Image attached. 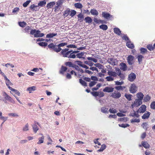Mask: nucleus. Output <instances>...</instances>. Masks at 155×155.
Listing matches in <instances>:
<instances>
[{"mask_svg": "<svg viewBox=\"0 0 155 155\" xmlns=\"http://www.w3.org/2000/svg\"><path fill=\"white\" fill-rule=\"evenodd\" d=\"M48 47L50 50L57 53L60 52L62 50L61 48L59 47L58 45H56L53 43L50 44L48 45Z\"/></svg>", "mask_w": 155, "mask_h": 155, "instance_id": "nucleus-1", "label": "nucleus"}, {"mask_svg": "<svg viewBox=\"0 0 155 155\" xmlns=\"http://www.w3.org/2000/svg\"><path fill=\"white\" fill-rule=\"evenodd\" d=\"M3 96L4 97L5 99H4L3 101L5 103H7V101H8L12 104H14L15 103V101L6 92H4Z\"/></svg>", "mask_w": 155, "mask_h": 155, "instance_id": "nucleus-2", "label": "nucleus"}, {"mask_svg": "<svg viewBox=\"0 0 155 155\" xmlns=\"http://www.w3.org/2000/svg\"><path fill=\"white\" fill-rule=\"evenodd\" d=\"M61 54L64 57H68V54L72 51V50H69L68 48L64 49L61 50Z\"/></svg>", "mask_w": 155, "mask_h": 155, "instance_id": "nucleus-3", "label": "nucleus"}, {"mask_svg": "<svg viewBox=\"0 0 155 155\" xmlns=\"http://www.w3.org/2000/svg\"><path fill=\"white\" fill-rule=\"evenodd\" d=\"M142 103V101L140 100L139 99H136L134 103L131 104L130 107L133 108L134 107H138L141 105Z\"/></svg>", "mask_w": 155, "mask_h": 155, "instance_id": "nucleus-4", "label": "nucleus"}, {"mask_svg": "<svg viewBox=\"0 0 155 155\" xmlns=\"http://www.w3.org/2000/svg\"><path fill=\"white\" fill-rule=\"evenodd\" d=\"M127 60L129 64L132 65L134 64L135 62L134 58L132 55H129L127 58Z\"/></svg>", "mask_w": 155, "mask_h": 155, "instance_id": "nucleus-5", "label": "nucleus"}, {"mask_svg": "<svg viewBox=\"0 0 155 155\" xmlns=\"http://www.w3.org/2000/svg\"><path fill=\"white\" fill-rule=\"evenodd\" d=\"M107 62L110 64L114 66L116 65L118 63L117 60L113 58H110L108 59Z\"/></svg>", "mask_w": 155, "mask_h": 155, "instance_id": "nucleus-6", "label": "nucleus"}, {"mask_svg": "<svg viewBox=\"0 0 155 155\" xmlns=\"http://www.w3.org/2000/svg\"><path fill=\"white\" fill-rule=\"evenodd\" d=\"M121 96V94L120 92L118 91H115L113 93H112L111 96L115 99H118Z\"/></svg>", "mask_w": 155, "mask_h": 155, "instance_id": "nucleus-7", "label": "nucleus"}, {"mask_svg": "<svg viewBox=\"0 0 155 155\" xmlns=\"http://www.w3.org/2000/svg\"><path fill=\"white\" fill-rule=\"evenodd\" d=\"M146 108L147 107L145 105L143 104L137 110V112L140 113H143L146 111Z\"/></svg>", "mask_w": 155, "mask_h": 155, "instance_id": "nucleus-8", "label": "nucleus"}, {"mask_svg": "<svg viewBox=\"0 0 155 155\" xmlns=\"http://www.w3.org/2000/svg\"><path fill=\"white\" fill-rule=\"evenodd\" d=\"M116 71L117 72V76H119L121 79L124 80L125 78V76L124 74L121 73V71L119 68L116 69Z\"/></svg>", "mask_w": 155, "mask_h": 155, "instance_id": "nucleus-9", "label": "nucleus"}, {"mask_svg": "<svg viewBox=\"0 0 155 155\" xmlns=\"http://www.w3.org/2000/svg\"><path fill=\"white\" fill-rule=\"evenodd\" d=\"M136 75L133 73H131L128 76V80L131 82L134 81L136 79Z\"/></svg>", "mask_w": 155, "mask_h": 155, "instance_id": "nucleus-10", "label": "nucleus"}, {"mask_svg": "<svg viewBox=\"0 0 155 155\" xmlns=\"http://www.w3.org/2000/svg\"><path fill=\"white\" fill-rule=\"evenodd\" d=\"M137 90V87L134 84H131L130 89V91L131 93H135Z\"/></svg>", "mask_w": 155, "mask_h": 155, "instance_id": "nucleus-11", "label": "nucleus"}, {"mask_svg": "<svg viewBox=\"0 0 155 155\" xmlns=\"http://www.w3.org/2000/svg\"><path fill=\"white\" fill-rule=\"evenodd\" d=\"M114 88L111 87H106L103 90V91L107 93H110L114 91Z\"/></svg>", "mask_w": 155, "mask_h": 155, "instance_id": "nucleus-12", "label": "nucleus"}, {"mask_svg": "<svg viewBox=\"0 0 155 155\" xmlns=\"http://www.w3.org/2000/svg\"><path fill=\"white\" fill-rule=\"evenodd\" d=\"M109 76H111L112 77H116L117 75V73L115 71H112L109 70L107 72Z\"/></svg>", "mask_w": 155, "mask_h": 155, "instance_id": "nucleus-13", "label": "nucleus"}, {"mask_svg": "<svg viewBox=\"0 0 155 155\" xmlns=\"http://www.w3.org/2000/svg\"><path fill=\"white\" fill-rule=\"evenodd\" d=\"M40 31L39 30H37L35 34L34 35L35 37H41L44 35L43 33H40Z\"/></svg>", "mask_w": 155, "mask_h": 155, "instance_id": "nucleus-14", "label": "nucleus"}, {"mask_svg": "<svg viewBox=\"0 0 155 155\" xmlns=\"http://www.w3.org/2000/svg\"><path fill=\"white\" fill-rule=\"evenodd\" d=\"M136 96L137 98V99L142 101V100L143 99V97L144 95L142 92H140L137 93L136 94Z\"/></svg>", "mask_w": 155, "mask_h": 155, "instance_id": "nucleus-15", "label": "nucleus"}, {"mask_svg": "<svg viewBox=\"0 0 155 155\" xmlns=\"http://www.w3.org/2000/svg\"><path fill=\"white\" fill-rule=\"evenodd\" d=\"M120 65L121 66L120 69L124 71H125L127 70V67L126 64L124 62L121 63Z\"/></svg>", "mask_w": 155, "mask_h": 155, "instance_id": "nucleus-16", "label": "nucleus"}, {"mask_svg": "<svg viewBox=\"0 0 155 155\" xmlns=\"http://www.w3.org/2000/svg\"><path fill=\"white\" fill-rule=\"evenodd\" d=\"M102 16L106 19H108L109 18H111L112 16L109 13L105 12H102Z\"/></svg>", "mask_w": 155, "mask_h": 155, "instance_id": "nucleus-17", "label": "nucleus"}, {"mask_svg": "<svg viewBox=\"0 0 155 155\" xmlns=\"http://www.w3.org/2000/svg\"><path fill=\"white\" fill-rule=\"evenodd\" d=\"M38 5H35L34 4H33L30 5L29 8L32 11H37L38 10L39 8H38Z\"/></svg>", "mask_w": 155, "mask_h": 155, "instance_id": "nucleus-18", "label": "nucleus"}, {"mask_svg": "<svg viewBox=\"0 0 155 155\" xmlns=\"http://www.w3.org/2000/svg\"><path fill=\"white\" fill-rule=\"evenodd\" d=\"M5 80H6L5 84L8 88L9 89V88H12L10 87V85H13V84L7 78H6Z\"/></svg>", "mask_w": 155, "mask_h": 155, "instance_id": "nucleus-19", "label": "nucleus"}, {"mask_svg": "<svg viewBox=\"0 0 155 155\" xmlns=\"http://www.w3.org/2000/svg\"><path fill=\"white\" fill-rule=\"evenodd\" d=\"M150 114V112L147 111V113H144L142 116V118L143 119H147L149 117Z\"/></svg>", "mask_w": 155, "mask_h": 155, "instance_id": "nucleus-20", "label": "nucleus"}, {"mask_svg": "<svg viewBox=\"0 0 155 155\" xmlns=\"http://www.w3.org/2000/svg\"><path fill=\"white\" fill-rule=\"evenodd\" d=\"M55 4L54 2H51L48 3L46 6L48 9L52 8Z\"/></svg>", "mask_w": 155, "mask_h": 155, "instance_id": "nucleus-21", "label": "nucleus"}, {"mask_svg": "<svg viewBox=\"0 0 155 155\" xmlns=\"http://www.w3.org/2000/svg\"><path fill=\"white\" fill-rule=\"evenodd\" d=\"M126 45L128 48L131 49H132L134 47V44L132 43L130 41H127L126 43Z\"/></svg>", "mask_w": 155, "mask_h": 155, "instance_id": "nucleus-22", "label": "nucleus"}, {"mask_svg": "<svg viewBox=\"0 0 155 155\" xmlns=\"http://www.w3.org/2000/svg\"><path fill=\"white\" fill-rule=\"evenodd\" d=\"M141 144L142 146L146 149L149 148L150 147V145L146 141H143Z\"/></svg>", "mask_w": 155, "mask_h": 155, "instance_id": "nucleus-23", "label": "nucleus"}, {"mask_svg": "<svg viewBox=\"0 0 155 155\" xmlns=\"http://www.w3.org/2000/svg\"><path fill=\"white\" fill-rule=\"evenodd\" d=\"M78 21L80 22H82L84 20V15L81 13H80L78 15Z\"/></svg>", "mask_w": 155, "mask_h": 155, "instance_id": "nucleus-24", "label": "nucleus"}, {"mask_svg": "<svg viewBox=\"0 0 155 155\" xmlns=\"http://www.w3.org/2000/svg\"><path fill=\"white\" fill-rule=\"evenodd\" d=\"M70 12V9L69 8H67V9L64 11L63 14V16L65 18L67 17L69 14Z\"/></svg>", "mask_w": 155, "mask_h": 155, "instance_id": "nucleus-25", "label": "nucleus"}, {"mask_svg": "<svg viewBox=\"0 0 155 155\" xmlns=\"http://www.w3.org/2000/svg\"><path fill=\"white\" fill-rule=\"evenodd\" d=\"M114 32L116 34L120 35L121 34V31L118 28H115L114 29Z\"/></svg>", "mask_w": 155, "mask_h": 155, "instance_id": "nucleus-26", "label": "nucleus"}, {"mask_svg": "<svg viewBox=\"0 0 155 155\" xmlns=\"http://www.w3.org/2000/svg\"><path fill=\"white\" fill-rule=\"evenodd\" d=\"M40 135H42V136L41 138H39L38 139V141L37 143L38 144H40L43 143L44 142L45 137L44 136L42 135V134H41Z\"/></svg>", "mask_w": 155, "mask_h": 155, "instance_id": "nucleus-27", "label": "nucleus"}, {"mask_svg": "<svg viewBox=\"0 0 155 155\" xmlns=\"http://www.w3.org/2000/svg\"><path fill=\"white\" fill-rule=\"evenodd\" d=\"M75 63H77V64L78 65H79L82 67L83 68H84L86 69L88 68V67L86 65H83L82 64V62L79 61H75Z\"/></svg>", "mask_w": 155, "mask_h": 155, "instance_id": "nucleus-28", "label": "nucleus"}, {"mask_svg": "<svg viewBox=\"0 0 155 155\" xmlns=\"http://www.w3.org/2000/svg\"><path fill=\"white\" fill-rule=\"evenodd\" d=\"M67 68L63 66H62L61 70L60 71V72L61 74H63L64 72L67 70Z\"/></svg>", "mask_w": 155, "mask_h": 155, "instance_id": "nucleus-29", "label": "nucleus"}, {"mask_svg": "<svg viewBox=\"0 0 155 155\" xmlns=\"http://www.w3.org/2000/svg\"><path fill=\"white\" fill-rule=\"evenodd\" d=\"M106 148V146L105 144H103L101 145V148L97 150V152H102Z\"/></svg>", "mask_w": 155, "mask_h": 155, "instance_id": "nucleus-30", "label": "nucleus"}, {"mask_svg": "<svg viewBox=\"0 0 155 155\" xmlns=\"http://www.w3.org/2000/svg\"><path fill=\"white\" fill-rule=\"evenodd\" d=\"M33 131L35 133H36L39 130L37 126L35 124H33L32 125Z\"/></svg>", "mask_w": 155, "mask_h": 155, "instance_id": "nucleus-31", "label": "nucleus"}, {"mask_svg": "<svg viewBox=\"0 0 155 155\" xmlns=\"http://www.w3.org/2000/svg\"><path fill=\"white\" fill-rule=\"evenodd\" d=\"M36 90V87L35 86H32L29 87L27 88V90L29 91V93H31L32 91H35Z\"/></svg>", "mask_w": 155, "mask_h": 155, "instance_id": "nucleus-32", "label": "nucleus"}, {"mask_svg": "<svg viewBox=\"0 0 155 155\" xmlns=\"http://www.w3.org/2000/svg\"><path fill=\"white\" fill-rule=\"evenodd\" d=\"M151 99V97L148 94L146 95L143 99V101L144 102L149 101Z\"/></svg>", "mask_w": 155, "mask_h": 155, "instance_id": "nucleus-33", "label": "nucleus"}, {"mask_svg": "<svg viewBox=\"0 0 155 155\" xmlns=\"http://www.w3.org/2000/svg\"><path fill=\"white\" fill-rule=\"evenodd\" d=\"M57 35V33H49L46 36V37L48 38H51L53 37L54 36H56Z\"/></svg>", "mask_w": 155, "mask_h": 155, "instance_id": "nucleus-34", "label": "nucleus"}, {"mask_svg": "<svg viewBox=\"0 0 155 155\" xmlns=\"http://www.w3.org/2000/svg\"><path fill=\"white\" fill-rule=\"evenodd\" d=\"M134 113H130V115L132 117H139L140 115L138 114L139 113H137V111L136 112L134 110Z\"/></svg>", "mask_w": 155, "mask_h": 155, "instance_id": "nucleus-35", "label": "nucleus"}, {"mask_svg": "<svg viewBox=\"0 0 155 155\" xmlns=\"http://www.w3.org/2000/svg\"><path fill=\"white\" fill-rule=\"evenodd\" d=\"M9 89L12 91L14 92L15 93L17 94L19 96L20 95V92L17 90L13 88H9Z\"/></svg>", "mask_w": 155, "mask_h": 155, "instance_id": "nucleus-36", "label": "nucleus"}, {"mask_svg": "<svg viewBox=\"0 0 155 155\" xmlns=\"http://www.w3.org/2000/svg\"><path fill=\"white\" fill-rule=\"evenodd\" d=\"M143 57L141 55H138L137 57L138 59V61L139 64H140L141 62L142 61V59L143 58Z\"/></svg>", "mask_w": 155, "mask_h": 155, "instance_id": "nucleus-37", "label": "nucleus"}, {"mask_svg": "<svg viewBox=\"0 0 155 155\" xmlns=\"http://www.w3.org/2000/svg\"><path fill=\"white\" fill-rule=\"evenodd\" d=\"M74 64L71 62H67L65 63V65L69 67L73 68L74 67Z\"/></svg>", "mask_w": 155, "mask_h": 155, "instance_id": "nucleus-38", "label": "nucleus"}, {"mask_svg": "<svg viewBox=\"0 0 155 155\" xmlns=\"http://www.w3.org/2000/svg\"><path fill=\"white\" fill-rule=\"evenodd\" d=\"M108 108L105 107H103L101 108V111L103 113H108Z\"/></svg>", "mask_w": 155, "mask_h": 155, "instance_id": "nucleus-39", "label": "nucleus"}, {"mask_svg": "<svg viewBox=\"0 0 155 155\" xmlns=\"http://www.w3.org/2000/svg\"><path fill=\"white\" fill-rule=\"evenodd\" d=\"M74 5L75 7L76 8H77L79 9L83 7L82 5L80 3H75Z\"/></svg>", "mask_w": 155, "mask_h": 155, "instance_id": "nucleus-40", "label": "nucleus"}, {"mask_svg": "<svg viewBox=\"0 0 155 155\" xmlns=\"http://www.w3.org/2000/svg\"><path fill=\"white\" fill-rule=\"evenodd\" d=\"M140 53L142 54H144L145 53H146L148 52L147 49L143 48H141L140 49Z\"/></svg>", "mask_w": 155, "mask_h": 155, "instance_id": "nucleus-41", "label": "nucleus"}, {"mask_svg": "<svg viewBox=\"0 0 155 155\" xmlns=\"http://www.w3.org/2000/svg\"><path fill=\"white\" fill-rule=\"evenodd\" d=\"M147 48L150 51H152L154 50L153 46H152L151 44H148L147 45Z\"/></svg>", "mask_w": 155, "mask_h": 155, "instance_id": "nucleus-42", "label": "nucleus"}, {"mask_svg": "<svg viewBox=\"0 0 155 155\" xmlns=\"http://www.w3.org/2000/svg\"><path fill=\"white\" fill-rule=\"evenodd\" d=\"M79 82L84 86L86 87L87 86V83L81 79H79Z\"/></svg>", "mask_w": 155, "mask_h": 155, "instance_id": "nucleus-43", "label": "nucleus"}, {"mask_svg": "<svg viewBox=\"0 0 155 155\" xmlns=\"http://www.w3.org/2000/svg\"><path fill=\"white\" fill-rule=\"evenodd\" d=\"M84 20L86 22L88 23H90L92 21V19L89 17H86L84 19Z\"/></svg>", "mask_w": 155, "mask_h": 155, "instance_id": "nucleus-44", "label": "nucleus"}, {"mask_svg": "<svg viewBox=\"0 0 155 155\" xmlns=\"http://www.w3.org/2000/svg\"><path fill=\"white\" fill-rule=\"evenodd\" d=\"M46 4V2L45 1H41L38 4V6H40L41 7H43Z\"/></svg>", "mask_w": 155, "mask_h": 155, "instance_id": "nucleus-45", "label": "nucleus"}, {"mask_svg": "<svg viewBox=\"0 0 155 155\" xmlns=\"http://www.w3.org/2000/svg\"><path fill=\"white\" fill-rule=\"evenodd\" d=\"M100 28L102 29L103 30H106L108 28L107 25H101L99 26Z\"/></svg>", "mask_w": 155, "mask_h": 155, "instance_id": "nucleus-46", "label": "nucleus"}, {"mask_svg": "<svg viewBox=\"0 0 155 155\" xmlns=\"http://www.w3.org/2000/svg\"><path fill=\"white\" fill-rule=\"evenodd\" d=\"M68 56V58H74L76 57V55L74 54L72 52V51L69 53Z\"/></svg>", "mask_w": 155, "mask_h": 155, "instance_id": "nucleus-47", "label": "nucleus"}, {"mask_svg": "<svg viewBox=\"0 0 155 155\" xmlns=\"http://www.w3.org/2000/svg\"><path fill=\"white\" fill-rule=\"evenodd\" d=\"M90 12L91 14L94 15H97L98 14L97 11L95 9H91V10Z\"/></svg>", "mask_w": 155, "mask_h": 155, "instance_id": "nucleus-48", "label": "nucleus"}, {"mask_svg": "<svg viewBox=\"0 0 155 155\" xmlns=\"http://www.w3.org/2000/svg\"><path fill=\"white\" fill-rule=\"evenodd\" d=\"M105 79L107 81H113L114 80V78L110 76L107 77Z\"/></svg>", "mask_w": 155, "mask_h": 155, "instance_id": "nucleus-49", "label": "nucleus"}, {"mask_svg": "<svg viewBox=\"0 0 155 155\" xmlns=\"http://www.w3.org/2000/svg\"><path fill=\"white\" fill-rule=\"evenodd\" d=\"M19 25L22 28L24 27L26 25V23L23 21L22 22H18Z\"/></svg>", "mask_w": 155, "mask_h": 155, "instance_id": "nucleus-50", "label": "nucleus"}, {"mask_svg": "<svg viewBox=\"0 0 155 155\" xmlns=\"http://www.w3.org/2000/svg\"><path fill=\"white\" fill-rule=\"evenodd\" d=\"M118 125L120 127L124 128L127 127H129L130 126L128 124H119Z\"/></svg>", "mask_w": 155, "mask_h": 155, "instance_id": "nucleus-51", "label": "nucleus"}, {"mask_svg": "<svg viewBox=\"0 0 155 155\" xmlns=\"http://www.w3.org/2000/svg\"><path fill=\"white\" fill-rule=\"evenodd\" d=\"M125 88V87H123L121 86H116L115 87V88L118 91H122Z\"/></svg>", "mask_w": 155, "mask_h": 155, "instance_id": "nucleus-52", "label": "nucleus"}, {"mask_svg": "<svg viewBox=\"0 0 155 155\" xmlns=\"http://www.w3.org/2000/svg\"><path fill=\"white\" fill-rule=\"evenodd\" d=\"M125 97L129 101H130L131 100L132 95L131 94H125Z\"/></svg>", "mask_w": 155, "mask_h": 155, "instance_id": "nucleus-53", "label": "nucleus"}, {"mask_svg": "<svg viewBox=\"0 0 155 155\" xmlns=\"http://www.w3.org/2000/svg\"><path fill=\"white\" fill-rule=\"evenodd\" d=\"M63 1L61 0H58V1L56 2V5H58L60 7L62 5Z\"/></svg>", "mask_w": 155, "mask_h": 155, "instance_id": "nucleus-54", "label": "nucleus"}, {"mask_svg": "<svg viewBox=\"0 0 155 155\" xmlns=\"http://www.w3.org/2000/svg\"><path fill=\"white\" fill-rule=\"evenodd\" d=\"M38 44L41 46L46 47L48 45L47 43L45 42H41L38 43Z\"/></svg>", "mask_w": 155, "mask_h": 155, "instance_id": "nucleus-55", "label": "nucleus"}, {"mask_svg": "<svg viewBox=\"0 0 155 155\" xmlns=\"http://www.w3.org/2000/svg\"><path fill=\"white\" fill-rule=\"evenodd\" d=\"M109 111L111 113L115 114L117 112V110L113 108H110L109 110Z\"/></svg>", "mask_w": 155, "mask_h": 155, "instance_id": "nucleus-56", "label": "nucleus"}, {"mask_svg": "<svg viewBox=\"0 0 155 155\" xmlns=\"http://www.w3.org/2000/svg\"><path fill=\"white\" fill-rule=\"evenodd\" d=\"M31 1L30 0L27 1L25 2H24L23 4V6L24 7H26L29 3L31 2Z\"/></svg>", "mask_w": 155, "mask_h": 155, "instance_id": "nucleus-57", "label": "nucleus"}, {"mask_svg": "<svg viewBox=\"0 0 155 155\" xmlns=\"http://www.w3.org/2000/svg\"><path fill=\"white\" fill-rule=\"evenodd\" d=\"M28 123H27L25 125V126L23 128V130L24 131H26L29 130L28 129Z\"/></svg>", "mask_w": 155, "mask_h": 155, "instance_id": "nucleus-58", "label": "nucleus"}, {"mask_svg": "<svg viewBox=\"0 0 155 155\" xmlns=\"http://www.w3.org/2000/svg\"><path fill=\"white\" fill-rule=\"evenodd\" d=\"M76 13V12L74 10H72L71 12V13L70 14V15L71 17H73L75 15Z\"/></svg>", "mask_w": 155, "mask_h": 155, "instance_id": "nucleus-59", "label": "nucleus"}, {"mask_svg": "<svg viewBox=\"0 0 155 155\" xmlns=\"http://www.w3.org/2000/svg\"><path fill=\"white\" fill-rule=\"evenodd\" d=\"M91 94L94 96L96 97L99 95V92L97 91H94L91 92Z\"/></svg>", "mask_w": 155, "mask_h": 155, "instance_id": "nucleus-60", "label": "nucleus"}, {"mask_svg": "<svg viewBox=\"0 0 155 155\" xmlns=\"http://www.w3.org/2000/svg\"><path fill=\"white\" fill-rule=\"evenodd\" d=\"M84 55V53L81 52V53L77 54L76 55V56L78 58H81Z\"/></svg>", "mask_w": 155, "mask_h": 155, "instance_id": "nucleus-61", "label": "nucleus"}, {"mask_svg": "<svg viewBox=\"0 0 155 155\" xmlns=\"http://www.w3.org/2000/svg\"><path fill=\"white\" fill-rule=\"evenodd\" d=\"M97 82L95 81H91L89 84V86L90 87H92L96 84Z\"/></svg>", "mask_w": 155, "mask_h": 155, "instance_id": "nucleus-62", "label": "nucleus"}, {"mask_svg": "<svg viewBox=\"0 0 155 155\" xmlns=\"http://www.w3.org/2000/svg\"><path fill=\"white\" fill-rule=\"evenodd\" d=\"M8 115L10 116H12L13 117H18V115L17 114L15 113H10L8 114Z\"/></svg>", "mask_w": 155, "mask_h": 155, "instance_id": "nucleus-63", "label": "nucleus"}, {"mask_svg": "<svg viewBox=\"0 0 155 155\" xmlns=\"http://www.w3.org/2000/svg\"><path fill=\"white\" fill-rule=\"evenodd\" d=\"M150 108L153 109H155V101L152 102L150 104Z\"/></svg>", "mask_w": 155, "mask_h": 155, "instance_id": "nucleus-64", "label": "nucleus"}]
</instances>
